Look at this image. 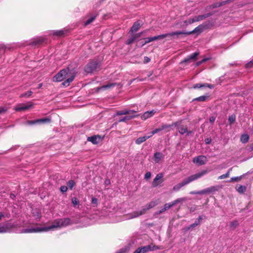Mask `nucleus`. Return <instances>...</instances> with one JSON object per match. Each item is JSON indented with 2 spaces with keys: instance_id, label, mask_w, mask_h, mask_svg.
I'll list each match as a JSON object with an SVG mask.
<instances>
[{
  "instance_id": "f257e3e1",
  "label": "nucleus",
  "mask_w": 253,
  "mask_h": 253,
  "mask_svg": "<svg viewBox=\"0 0 253 253\" xmlns=\"http://www.w3.org/2000/svg\"><path fill=\"white\" fill-rule=\"evenodd\" d=\"M63 225V220L62 219L55 220L50 225L43 227H36L24 230V233H33L47 232L49 230H54L60 228Z\"/></svg>"
},
{
  "instance_id": "f03ea898",
  "label": "nucleus",
  "mask_w": 253,
  "mask_h": 253,
  "mask_svg": "<svg viewBox=\"0 0 253 253\" xmlns=\"http://www.w3.org/2000/svg\"><path fill=\"white\" fill-rule=\"evenodd\" d=\"M209 171L208 170L205 169L200 172L189 176L187 178L184 179L181 182L174 185L173 187V190L175 191H179L182 187L202 177L204 175L207 174Z\"/></svg>"
},
{
  "instance_id": "7ed1b4c3",
  "label": "nucleus",
  "mask_w": 253,
  "mask_h": 253,
  "mask_svg": "<svg viewBox=\"0 0 253 253\" xmlns=\"http://www.w3.org/2000/svg\"><path fill=\"white\" fill-rule=\"evenodd\" d=\"M100 62L96 60H91L84 67L86 73H92L100 67Z\"/></svg>"
},
{
  "instance_id": "20e7f679",
  "label": "nucleus",
  "mask_w": 253,
  "mask_h": 253,
  "mask_svg": "<svg viewBox=\"0 0 253 253\" xmlns=\"http://www.w3.org/2000/svg\"><path fill=\"white\" fill-rule=\"evenodd\" d=\"M65 70L64 69V80L67 78L66 80H64V86H69L70 83H71L74 79L76 76V71L75 70H72L69 73H66Z\"/></svg>"
},
{
  "instance_id": "39448f33",
  "label": "nucleus",
  "mask_w": 253,
  "mask_h": 253,
  "mask_svg": "<svg viewBox=\"0 0 253 253\" xmlns=\"http://www.w3.org/2000/svg\"><path fill=\"white\" fill-rule=\"evenodd\" d=\"M51 122L50 119L47 118H42L40 119H37L33 121H27L26 122V125H33L36 124H45L49 123Z\"/></svg>"
},
{
  "instance_id": "423d86ee",
  "label": "nucleus",
  "mask_w": 253,
  "mask_h": 253,
  "mask_svg": "<svg viewBox=\"0 0 253 253\" xmlns=\"http://www.w3.org/2000/svg\"><path fill=\"white\" fill-rule=\"evenodd\" d=\"M184 201H185V198H178V199L172 201L171 203H166L164 206V210H168L170 208H171V207H172L173 206L176 205L177 204H178L179 203H182Z\"/></svg>"
},
{
  "instance_id": "0eeeda50",
  "label": "nucleus",
  "mask_w": 253,
  "mask_h": 253,
  "mask_svg": "<svg viewBox=\"0 0 253 253\" xmlns=\"http://www.w3.org/2000/svg\"><path fill=\"white\" fill-rule=\"evenodd\" d=\"M146 31H144L142 32H141L140 33H137L131 37H130L129 38H128L127 41L126 42V44L130 45L131 43H132L134 41H135L137 39H138L139 37H141V36L143 34V33H145Z\"/></svg>"
},
{
  "instance_id": "6e6552de",
  "label": "nucleus",
  "mask_w": 253,
  "mask_h": 253,
  "mask_svg": "<svg viewBox=\"0 0 253 253\" xmlns=\"http://www.w3.org/2000/svg\"><path fill=\"white\" fill-rule=\"evenodd\" d=\"M33 106L31 102H28L27 104H20L15 107L14 109L16 111L20 112L29 109Z\"/></svg>"
},
{
  "instance_id": "1a4fd4ad",
  "label": "nucleus",
  "mask_w": 253,
  "mask_h": 253,
  "mask_svg": "<svg viewBox=\"0 0 253 253\" xmlns=\"http://www.w3.org/2000/svg\"><path fill=\"white\" fill-rule=\"evenodd\" d=\"M163 177V174L162 173H159L157 174L155 178L153 179V181L152 183V185L153 187H157L159 184L162 183L163 181L162 180V178Z\"/></svg>"
},
{
  "instance_id": "9d476101",
  "label": "nucleus",
  "mask_w": 253,
  "mask_h": 253,
  "mask_svg": "<svg viewBox=\"0 0 253 253\" xmlns=\"http://www.w3.org/2000/svg\"><path fill=\"white\" fill-rule=\"evenodd\" d=\"M207 161L206 157L203 155L195 157L193 159V162L199 165H203L207 163Z\"/></svg>"
},
{
  "instance_id": "9b49d317",
  "label": "nucleus",
  "mask_w": 253,
  "mask_h": 253,
  "mask_svg": "<svg viewBox=\"0 0 253 253\" xmlns=\"http://www.w3.org/2000/svg\"><path fill=\"white\" fill-rule=\"evenodd\" d=\"M154 249H152L151 245H147L137 248L136 250V253H146L151 251H154Z\"/></svg>"
},
{
  "instance_id": "f8f14e48",
  "label": "nucleus",
  "mask_w": 253,
  "mask_h": 253,
  "mask_svg": "<svg viewBox=\"0 0 253 253\" xmlns=\"http://www.w3.org/2000/svg\"><path fill=\"white\" fill-rule=\"evenodd\" d=\"M12 228V225L10 223H5L0 225V233H4L9 232Z\"/></svg>"
},
{
  "instance_id": "ddd939ff",
  "label": "nucleus",
  "mask_w": 253,
  "mask_h": 253,
  "mask_svg": "<svg viewBox=\"0 0 253 253\" xmlns=\"http://www.w3.org/2000/svg\"><path fill=\"white\" fill-rule=\"evenodd\" d=\"M199 53L198 52H195L190 55H189L187 58H185L181 62V63H189L191 61L196 60V57L199 55Z\"/></svg>"
},
{
  "instance_id": "4468645a",
  "label": "nucleus",
  "mask_w": 253,
  "mask_h": 253,
  "mask_svg": "<svg viewBox=\"0 0 253 253\" xmlns=\"http://www.w3.org/2000/svg\"><path fill=\"white\" fill-rule=\"evenodd\" d=\"M142 22L140 20H138L134 22L129 32L131 33L137 32L142 26Z\"/></svg>"
},
{
  "instance_id": "2eb2a0df",
  "label": "nucleus",
  "mask_w": 253,
  "mask_h": 253,
  "mask_svg": "<svg viewBox=\"0 0 253 253\" xmlns=\"http://www.w3.org/2000/svg\"><path fill=\"white\" fill-rule=\"evenodd\" d=\"M231 1V0H227L221 1L220 2L214 3L212 4L211 5L209 6V7L211 9H214V8H217V7H220L222 5H224L230 2Z\"/></svg>"
},
{
  "instance_id": "dca6fc26",
  "label": "nucleus",
  "mask_w": 253,
  "mask_h": 253,
  "mask_svg": "<svg viewBox=\"0 0 253 253\" xmlns=\"http://www.w3.org/2000/svg\"><path fill=\"white\" fill-rule=\"evenodd\" d=\"M179 132L183 135L184 133H187V134L189 135V134L192 133L191 131H188V128L186 126L181 125L179 127H178Z\"/></svg>"
},
{
  "instance_id": "f3484780",
  "label": "nucleus",
  "mask_w": 253,
  "mask_h": 253,
  "mask_svg": "<svg viewBox=\"0 0 253 253\" xmlns=\"http://www.w3.org/2000/svg\"><path fill=\"white\" fill-rule=\"evenodd\" d=\"M204 87H208L211 89H212L214 87V85L211 84H209L207 83H205V84L199 83V84H194L193 86V88L194 89H196V88H200Z\"/></svg>"
},
{
  "instance_id": "a211bd4d",
  "label": "nucleus",
  "mask_w": 253,
  "mask_h": 253,
  "mask_svg": "<svg viewBox=\"0 0 253 253\" xmlns=\"http://www.w3.org/2000/svg\"><path fill=\"white\" fill-rule=\"evenodd\" d=\"M63 80V70H60V71L56 74L53 78V82H61Z\"/></svg>"
},
{
  "instance_id": "6ab92c4d",
  "label": "nucleus",
  "mask_w": 253,
  "mask_h": 253,
  "mask_svg": "<svg viewBox=\"0 0 253 253\" xmlns=\"http://www.w3.org/2000/svg\"><path fill=\"white\" fill-rule=\"evenodd\" d=\"M155 113L156 111L154 110H152L150 111H146L141 116V119L143 120H145L153 116Z\"/></svg>"
},
{
  "instance_id": "aec40b11",
  "label": "nucleus",
  "mask_w": 253,
  "mask_h": 253,
  "mask_svg": "<svg viewBox=\"0 0 253 253\" xmlns=\"http://www.w3.org/2000/svg\"><path fill=\"white\" fill-rule=\"evenodd\" d=\"M89 15H90V17H89L85 22L84 25L85 26L88 25L90 24L91 22H92L96 18V16H97L98 14L97 12H93L92 13H89Z\"/></svg>"
},
{
  "instance_id": "412c9836",
  "label": "nucleus",
  "mask_w": 253,
  "mask_h": 253,
  "mask_svg": "<svg viewBox=\"0 0 253 253\" xmlns=\"http://www.w3.org/2000/svg\"><path fill=\"white\" fill-rule=\"evenodd\" d=\"M136 113V111L133 110H124L119 111L117 112L116 115L118 116L123 115H129V114H133Z\"/></svg>"
},
{
  "instance_id": "4be33fe9",
  "label": "nucleus",
  "mask_w": 253,
  "mask_h": 253,
  "mask_svg": "<svg viewBox=\"0 0 253 253\" xmlns=\"http://www.w3.org/2000/svg\"><path fill=\"white\" fill-rule=\"evenodd\" d=\"M203 27L201 25H199L195 28L193 31L190 32H186V35H190L193 33H201L203 32Z\"/></svg>"
},
{
  "instance_id": "5701e85b",
  "label": "nucleus",
  "mask_w": 253,
  "mask_h": 253,
  "mask_svg": "<svg viewBox=\"0 0 253 253\" xmlns=\"http://www.w3.org/2000/svg\"><path fill=\"white\" fill-rule=\"evenodd\" d=\"M164 155L160 152H156L154 155V160L156 163H159L161 160L163 159Z\"/></svg>"
},
{
  "instance_id": "b1692460",
  "label": "nucleus",
  "mask_w": 253,
  "mask_h": 253,
  "mask_svg": "<svg viewBox=\"0 0 253 253\" xmlns=\"http://www.w3.org/2000/svg\"><path fill=\"white\" fill-rule=\"evenodd\" d=\"M67 186H64V193L69 189L72 190L73 187L76 185L75 182L73 180H70L67 183Z\"/></svg>"
},
{
  "instance_id": "393cba45",
  "label": "nucleus",
  "mask_w": 253,
  "mask_h": 253,
  "mask_svg": "<svg viewBox=\"0 0 253 253\" xmlns=\"http://www.w3.org/2000/svg\"><path fill=\"white\" fill-rule=\"evenodd\" d=\"M212 15V13H209L203 15H198V16H195L196 20L197 22L203 20L204 19L211 16Z\"/></svg>"
},
{
  "instance_id": "a878e982",
  "label": "nucleus",
  "mask_w": 253,
  "mask_h": 253,
  "mask_svg": "<svg viewBox=\"0 0 253 253\" xmlns=\"http://www.w3.org/2000/svg\"><path fill=\"white\" fill-rule=\"evenodd\" d=\"M218 189L219 187L217 186H212L206 189H205L206 194L212 193L215 191H218Z\"/></svg>"
},
{
  "instance_id": "bb28decb",
  "label": "nucleus",
  "mask_w": 253,
  "mask_h": 253,
  "mask_svg": "<svg viewBox=\"0 0 253 253\" xmlns=\"http://www.w3.org/2000/svg\"><path fill=\"white\" fill-rule=\"evenodd\" d=\"M152 137V135L149 136H144L142 137H139L135 140V143L136 144H140L143 142L145 141L147 139Z\"/></svg>"
},
{
  "instance_id": "cd10ccee",
  "label": "nucleus",
  "mask_w": 253,
  "mask_h": 253,
  "mask_svg": "<svg viewBox=\"0 0 253 253\" xmlns=\"http://www.w3.org/2000/svg\"><path fill=\"white\" fill-rule=\"evenodd\" d=\"M100 139V137H97L96 135H94L90 137H88L87 140L88 141H90L91 143H92L93 144H97L98 143Z\"/></svg>"
},
{
  "instance_id": "c85d7f7f",
  "label": "nucleus",
  "mask_w": 253,
  "mask_h": 253,
  "mask_svg": "<svg viewBox=\"0 0 253 253\" xmlns=\"http://www.w3.org/2000/svg\"><path fill=\"white\" fill-rule=\"evenodd\" d=\"M186 32L184 31H176V32H173L167 34H165L166 35H167V37L168 36H176L177 37L181 35H186Z\"/></svg>"
},
{
  "instance_id": "c756f323",
  "label": "nucleus",
  "mask_w": 253,
  "mask_h": 253,
  "mask_svg": "<svg viewBox=\"0 0 253 253\" xmlns=\"http://www.w3.org/2000/svg\"><path fill=\"white\" fill-rule=\"evenodd\" d=\"M209 97L210 96L208 94L202 95L200 97L194 98L193 100V101H197L204 102V101H206L207 99H208Z\"/></svg>"
},
{
  "instance_id": "7c9ffc66",
  "label": "nucleus",
  "mask_w": 253,
  "mask_h": 253,
  "mask_svg": "<svg viewBox=\"0 0 253 253\" xmlns=\"http://www.w3.org/2000/svg\"><path fill=\"white\" fill-rule=\"evenodd\" d=\"M45 41V38L43 37H39L36 39H35L34 41L32 42V44L33 45H37L40 44L44 42Z\"/></svg>"
},
{
  "instance_id": "2f4dec72",
  "label": "nucleus",
  "mask_w": 253,
  "mask_h": 253,
  "mask_svg": "<svg viewBox=\"0 0 253 253\" xmlns=\"http://www.w3.org/2000/svg\"><path fill=\"white\" fill-rule=\"evenodd\" d=\"M117 85V83H109L107 84L106 85H102L99 87L98 88V90H101V89H105L110 88L111 87H113Z\"/></svg>"
},
{
  "instance_id": "473e14b6",
  "label": "nucleus",
  "mask_w": 253,
  "mask_h": 253,
  "mask_svg": "<svg viewBox=\"0 0 253 253\" xmlns=\"http://www.w3.org/2000/svg\"><path fill=\"white\" fill-rule=\"evenodd\" d=\"M130 116H125V117L122 118L119 121V122H126V121L129 120H130L134 117H137L138 116V115H135L134 114H130Z\"/></svg>"
},
{
  "instance_id": "72a5a7b5",
  "label": "nucleus",
  "mask_w": 253,
  "mask_h": 253,
  "mask_svg": "<svg viewBox=\"0 0 253 253\" xmlns=\"http://www.w3.org/2000/svg\"><path fill=\"white\" fill-rule=\"evenodd\" d=\"M236 189L239 193L243 194L246 192L247 187L246 186L239 185L236 187Z\"/></svg>"
},
{
  "instance_id": "f704fd0d",
  "label": "nucleus",
  "mask_w": 253,
  "mask_h": 253,
  "mask_svg": "<svg viewBox=\"0 0 253 253\" xmlns=\"http://www.w3.org/2000/svg\"><path fill=\"white\" fill-rule=\"evenodd\" d=\"M127 216H128V217H127L128 219H132V218L137 217L140 216V215L139 214V212L138 211H134L131 213H129L127 215Z\"/></svg>"
},
{
  "instance_id": "c9c22d12",
  "label": "nucleus",
  "mask_w": 253,
  "mask_h": 253,
  "mask_svg": "<svg viewBox=\"0 0 253 253\" xmlns=\"http://www.w3.org/2000/svg\"><path fill=\"white\" fill-rule=\"evenodd\" d=\"M203 215L199 216V217L196 219L195 222L192 224H191V227L194 228L198 225H200L202 220L203 219Z\"/></svg>"
},
{
  "instance_id": "e433bc0d",
  "label": "nucleus",
  "mask_w": 253,
  "mask_h": 253,
  "mask_svg": "<svg viewBox=\"0 0 253 253\" xmlns=\"http://www.w3.org/2000/svg\"><path fill=\"white\" fill-rule=\"evenodd\" d=\"M51 33L50 34H52L53 36L55 37H60L63 35V30H57V31H52L50 32Z\"/></svg>"
},
{
  "instance_id": "4c0bfd02",
  "label": "nucleus",
  "mask_w": 253,
  "mask_h": 253,
  "mask_svg": "<svg viewBox=\"0 0 253 253\" xmlns=\"http://www.w3.org/2000/svg\"><path fill=\"white\" fill-rule=\"evenodd\" d=\"M249 139V136L247 134H242L241 137V141L243 143H247Z\"/></svg>"
},
{
  "instance_id": "58836bf2",
  "label": "nucleus",
  "mask_w": 253,
  "mask_h": 253,
  "mask_svg": "<svg viewBox=\"0 0 253 253\" xmlns=\"http://www.w3.org/2000/svg\"><path fill=\"white\" fill-rule=\"evenodd\" d=\"M166 37H167V35H166L165 34H162V35H158L157 36H154V37H153L151 38H152V42H153V41L158 40H161V39H163Z\"/></svg>"
},
{
  "instance_id": "ea45409f",
  "label": "nucleus",
  "mask_w": 253,
  "mask_h": 253,
  "mask_svg": "<svg viewBox=\"0 0 253 253\" xmlns=\"http://www.w3.org/2000/svg\"><path fill=\"white\" fill-rule=\"evenodd\" d=\"M231 170H232V168H230L226 173L219 176L218 177V179H223L226 178L227 177H228L229 176L230 172Z\"/></svg>"
},
{
  "instance_id": "a19ab883",
  "label": "nucleus",
  "mask_w": 253,
  "mask_h": 253,
  "mask_svg": "<svg viewBox=\"0 0 253 253\" xmlns=\"http://www.w3.org/2000/svg\"><path fill=\"white\" fill-rule=\"evenodd\" d=\"M236 120V115L235 114H232L229 116L228 121L230 125H232L233 124Z\"/></svg>"
},
{
  "instance_id": "79ce46f5",
  "label": "nucleus",
  "mask_w": 253,
  "mask_h": 253,
  "mask_svg": "<svg viewBox=\"0 0 253 253\" xmlns=\"http://www.w3.org/2000/svg\"><path fill=\"white\" fill-rule=\"evenodd\" d=\"M157 205V203L155 201H151L150 203H149L148 204H147L146 206L147 208V209L149 210L155 206H156Z\"/></svg>"
},
{
  "instance_id": "37998d69",
  "label": "nucleus",
  "mask_w": 253,
  "mask_h": 253,
  "mask_svg": "<svg viewBox=\"0 0 253 253\" xmlns=\"http://www.w3.org/2000/svg\"><path fill=\"white\" fill-rule=\"evenodd\" d=\"M32 213L36 218H39L40 216V211L38 209H33L32 210Z\"/></svg>"
},
{
  "instance_id": "c03bdc74",
  "label": "nucleus",
  "mask_w": 253,
  "mask_h": 253,
  "mask_svg": "<svg viewBox=\"0 0 253 253\" xmlns=\"http://www.w3.org/2000/svg\"><path fill=\"white\" fill-rule=\"evenodd\" d=\"M32 93H33V92L32 91H28L26 93H22V94H20V98H22V97H28L30 96L32 94Z\"/></svg>"
},
{
  "instance_id": "a18cd8bd",
  "label": "nucleus",
  "mask_w": 253,
  "mask_h": 253,
  "mask_svg": "<svg viewBox=\"0 0 253 253\" xmlns=\"http://www.w3.org/2000/svg\"><path fill=\"white\" fill-rule=\"evenodd\" d=\"M242 178V176H237V177H231L229 182H237L240 180Z\"/></svg>"
},
{
  "instance_id": "49530a36",
  "label": "nucleus",
  "mask_w": 253,
  "mask_h": 253,
  "mask_svg": "<svg viewBox=\"0 0 253 253\" xmlns=\"http://www.w3.org/2000/svg\"><path fill=\"white\" fill-rule=\"evenodd\" d=\"M148 209H147L146 206H145L142 207L141 211H138L139 212V214L140 215H141L145 214L146 213V212L147 211H148Z\"/></svg>"
},
{
  "instance_id": "de8ad7c7",
  "label": "nucleus",
  "mask_w": 253,
  "mask_h": 253,
  "mask_svg": "<svg viewBox=\"0 0 253 253\" xmlns=\"http://www.w3.org/2000/svg\"><path fill=\"white\" fill-rule=\"evenodd\" d=\"M196 22H197V21L196 20L195 17H194L193 18L189 19L188 21H185L184 22V23H185L186 24H191L193 23Z\"/></svg>"
},
{
  "instance_id": "09e8293b",
  "label": "nucleus",
  "mask_w": 253,
  "mask_h": 253,
  "mask_svg": "<svg viewBox=\"0 0 253 253\" xmlns=\"http://www.w3.org/2000/svg\"><path fill=\"white\" fill-rule=\"evenodd\" d=\"M72 203L73 204L74 206L75 207L76 206L79 205V201L77 198L74 197L72 199Z\"/></svg>"
},
{
  "instance_id": "8fccbe9b",
  "label": "nucleus",
  "mask_w": 253,
  "mask_h": 253,
  "mask_svg": "<svg viewBox=\"0 0 253 253\" xmlns=\"http://www.w3.org/2000/svg\"><path fill=\"white\" fill-rule=\"evenodd\" d=\"M144 40H145V41L144 42L143 44H142L141 45V47H142L143 46H144L146 43H149V42H152V38L151 37L146 38L144 39Z\"/></svg>"
},
{
  "instance_id": "3c124183",
  "label": "nucleus",
  "mask_w": 253,
  "mask_h": 253,
  "mask_svg": "<svg viewBox=\"0 0 253 253\" xmlns=\"http://www.w3.org/2000/svg\"><path fill=\"white\" fill-rule=\"evenodd\" d=\"M162 131L161 130V129L160 127H159V128H156L155 129L153 130L151 132V135H152V136L154 135L155 134L160 132Z\"/></svg>"
},
{
  "instance_id": "603ef678",
  "label": "nucleus",
  "mask_w": 253,
  "mask_h": 253,
  "mask_svg": "<svg viewBox=\"0 0 253 253\" xmlns=\"http://www.w3.org/2000/svg\"><path fill=\"white\" fill-rule=\"evenodd\" d=\"M10 48L4 45H0V51L2 50H3L4 52H5L7 50H9Z\"/></svg>"
},
{
  "instance_id": "864d4df0",
  "label": "nucleus",
  "mask_w": 253,
  "mask_h": 253,
  "mask_svg": "<svg viewBox=\"0 0 253 253\" xmlns=\"http://www.w3.org/2000/svg\"><path fill=\"white\" fill-rule=\"evenodd\" d=\"M181 123V121L174 122V123H173L171 125V126H176V127H177L178 128V127H179L181 126L180 125Z\"/></svg>"
},
{
  "instance_id": "5fc2aeb1",
  "label": "nucleus",
  "mask_w": 253,
  "mask_h": 253,
  "mask_svg": "<svg viewBox=\"0 0 253 253\" xmlns=\"http://www.w3.org/2000/svg\"><path fill=\"white\" fill-rule=\"evenodd\" d=\"M171 126V125H163L160 127L161 130H163L164 129L168 128Z\"/></svg>"
},
{
  "instance_id": "6e6d98bb",
  "label": "nucleus",
  "mask_w": 253,
  "mask_h": 253,
  "mask_svg": "<svg viewBox=\"0 0 253 253\" xmlns=\"http://www.w3.org/2000/svg\"><path fill=\"white\" fill-rule=\"evenodd\" d=\"M253 66V60L250 61L248 63L246 64V68H251Z\"/></svg>"
},
{
  "instance_id": "4d7b16f0",
  "label": "nucleus",
  "mask_w": 253,
  "mask_h": 253,
  "mask_svg": "<svg viewBox=\"0 0 253 253\" xmlns=\"http://www.w3.org/2000/svg\"><path fill=\"white\" fill-rule=\"evenodd\" d=\"M64 226L70 224V219L69 218H64Z\"/></svg>"
},
{
  "instance_id": "13d9d810",
  "label": "nucleus",
  "mask_w": 253,
  "mask_h": 253,
  "mask_svg": "<svg viewBox=\"0 0 253 253\" xmlns=\"http://www.w3.org/2000/svg\"><path fill=\"white\" fill-rule=\"evenodd\" d=\"M151 173L150 172H147L145 174L144 178L146 179H149L151 177Z\"/></svg>"
},
{
  "instance_id": "bf43d9fd",
  "label": "nucleus",
  "mask_w": 253,
  "mask_h": 253,
  "mask_svg": "<svg viewBox=\"0 0 253 253\" xmlns=\"http://www.w3.org/2000/svg\"><path fill=\"white\" fill-rule=\"evenodd\" d=\"M91 203L93 204H97V199L96 198L93 197L91 199Z\"/></svg>"
},
{
  "instance_id": "052dcab7",
  "label": "nucleus",
  "mask_w": 253,
  "mask_h": 253,
  "mask_svg": "<svg viewBox=\"0 0 253 253\" xmlns=\"http://www.w3.org/2000/svg\"><path fill=\"white\" fill-rule=\"evenodd\" d=\"M238 225V223L237 221H233L231 223V226L236 227Z\"/></svg>"
},
{
  "instance_id": "680f3d73",
  "label": "nucleus",
  "mask_w": 253,
  "mask_h": 253,
  "mask_svg": "<svg viewBox=\"0 0 253 253\" xmlns=\"http://www.w3.org/2000/svg\"><path fill=\"white\" fill-rule=\"evenodd\" d=\"M215 117L211 116L210 118L209 121L211 123H213L215 120Z\"/></svg>"
},
{
  "instance_id": "e2e57ef3",
  "label": "nucleus",
  "mask_w": 253,
  "mask_h": 253,
  "mask_svg": "<svg viewBox=\"0 0 253 253\" xmlns=\"http://www.w3.org/2000/svg\"><path fill=\"white\" fill-rule=\"evenodd\" d=\"M150 59L148 57H147V56L144 57V63H147L149 62H150Z\"/></svg>"
},
{
  "instance_id": "0e129e2a",
  "label": "nucleus",
  "mask_w": 253,
  "mask_h": 253,
  "mask_svg": "<svg viewBox=\"0 0 253 253\" xmlns=\"http://www.w3.org/2000/svg\"><path fill=\"white\" fill-rule=\"evenodd\" d=\"M197 193L199 195L206 194L205 190L203 189L202 190L197 191Z\"/></svg>"
},
{
  "instance_id": "69168bd1",
  "label": "nucleus",
  "mask_w": 253,
  "mask_h": 253,
  "mask_svg": "<svg viewBox=\"0 0 253 253\" xmlns=\"http://www.w3.org/2000/svg\"><path fill=\"white\" fill-rule=\"evenodd\" d=\"M7 111V109L4 108H0V114L4 113Z\"/></svg>"
},
{
  "instance_id": "338daca9",
  "label": "nucleus",
  "mask_w": 253,
  "mask_h": 253,
  "mask_svg": "<svg viewBox=\"0 0 253 253\" xmlns=\"http://www.w3.org/2000/svg\"><path fill=\"white\" fill-rule=\"evenodd\" d=\"M205 141L206 144H210L211 142V139L210 138H207L205 139Z\"/></svg>"
},
{
  "instance_id": "774afa93",
  "label": "nucleus",
  "mask_w": 253,
  "mask_h": 253,
  "mask_svg": "<svg viewBox=\"0 0 253 253\" xmlns=\"http://www.w3.org/2000/svg\"><path fill=\"white\" fill-rule=\"evenodd\" d=\"M166 211V210H164V207H163V208H162L161 210L158 211L157 213V214H161V213L164 212V211Z\"/></svg>"
}]
</instances>
